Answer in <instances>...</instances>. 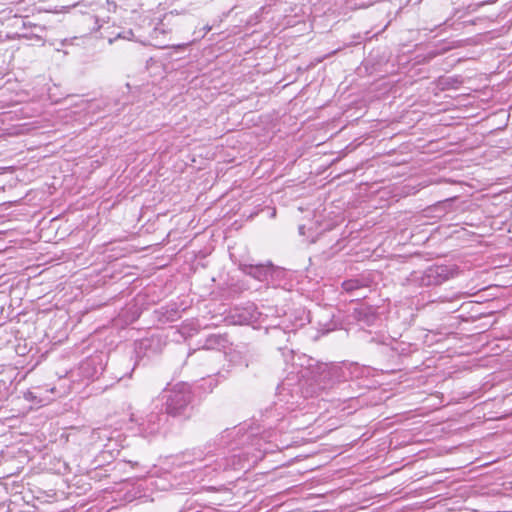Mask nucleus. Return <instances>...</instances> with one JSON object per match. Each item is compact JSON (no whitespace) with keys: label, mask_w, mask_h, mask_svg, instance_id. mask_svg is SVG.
Masks as SVG:
<instances>
[{"label":"nucleus","mask_w":512,"mask_h":512,"mask_svg":"<svg viewBox=\"0 0 512 512\" xmlns=\"http://www.w3.org/2000/svg\"><path fill=\"white\" fill-rule=\"evenodd\" d=\"M227 340L222 335H210L203 346V349H220L225 347Z\"/></svg>","instance_id":"7"},{"label":"nucleus","mask_w":512,"mask_h":512,"mask_svg":"<svg viewBox=\"0 0 512 512\" xmlns=\"http://www.w3.org/2000/svg\"><path fill=\"white\" fill-rule=\"evenodd\" d=\"M158 32L164 33L165 31L161 27L157 26V27L154 28V34L156 35Z\"/></svg>","instance_id":"11"},{"label":"nucleus","mask_w":512,"mask_h":512,"mask_svg":"<svg viewBox=\"0 0 512 512\" xmlns=\"http://www.w3.org/2000/svg\"><path fill=\"white\" fill-rule=\"evenodd\" d=\"M130 420L136 422L139 433L147 437L153 436L160 431L164 417L160 412L152 411L144 417H137L135 414H132Z\"/></svg>","instance_id":"5"},{"label":"nucleus","mask_w":512,"mask_h":512,"mask_svg":"<svg viewBox=\"0 0 512 512\" xmlns=\"http://www.w3.org/2000/svg\"><path fill=\"white\" fill-rule=\"evenodd\" d=\"M83 14L91 15L95 21L93 30H99L104 23L109 22L110 15L115 13L117 5L109 0H86L75 5Z\"/></svg>","instance_id":"2"},{"label":"nucleus","mask_w":512,"mask_h":512,"mask_svg":"<svg viewBox=\"0 0 512 512\" xmlns=\"http://www.w3.org/2000/svg\"><path fill=\"white\" fill-rule=\"evenodd\" d=\"M240 269L246 275L259 281H268L273 277L277 268L269 261L266 264H240Z\"/></svg>","instance_id":"6"},{"label":"nucleus","mask_w":512,"mask_h":512,"mask_svg":"<svg viewBox=\"0 0 512 512\" xmlns=\"http://www.w3.org/2000/svg\"><path fill=\"white\" fill-rule=\"evenodd\" d=\"M133 36H134L133 31L132 30H127V31H123V32L118 33L114 38H109L108 42L110 44H112L116 39L131 40Z\"/></svg>","instance_id":"9"},{"label":"nucleus","mask_w":512,"mask_h":512,"mask_svg":"<svg viewBox=\"0 0 512 512\" xmlns=\"http://www.w3.org/2000/svg\"><path fill=\"white\" fill-rule=\"evenodd\" d=\"M166 413L172 417L187 416L192 399L190 387L185 383H178L171 389L165 390Z\"/></svg>","instance_id":"1"},{"label":"nucleus","mask_w":512,"mask_h":512,"mask_svg":"<svg viewBox=\"0 0 512 512\" xmlns=\"http://www.w3.org/2000/svg\"><path fill=\"white\" fill-rule=\"evenodd\" d=\"M299 233H300L301 235H304V234H305V226H304V225H300V226H299Z\"/></svg>","instance_id":"12"},{"label":"nucleus","mask_w":512,"mask_h":512,"mask_svg":"<svg viewBox=\"0 0 512 512\" xmlns=\"http://www.w3.org/2000/svg\"><path fill=\"white\" fill-rule=\"evenodd\" d=\"M193 455L195 456V458H197L199 460L203 459V451L200 450V449H194L193 450Z\"/></svg>","instance_id":"10"},{"label":"nucleus","mask_w":512,"mask_h":512,"mask_svg":"<svg viewBox=\"0 0 512 512\" xmlns=\"http://www.w3.org/2000/svg\"><path fill=\"white\" fill-rule=\"evenodd\" d=\"M342 287L347 292H352L363 287L362 283L358 279H351L344 281Z\"/></svg>","instance_id":"8"},{"label":"nucleus","mask_w":512,"mask_h":512,"mask_svg":"<svg viewBox=\"0 0 512 512\" xmlns=\"http://www.w3.org/2000/svg\"><path fill=\"white\" fill-rule=\"evenodd\" d=\"M346 369V366L320 364L314 376L315 381L320 389H327L335 383L346 379Z\"/></svg>","instance_id":"4"},{"label":"nucleus","mask_w":512,"mask_h":512,"mask_svg":"<svg viewBox=\"0 0 512 512\" xmlns=\"http://www.w3.org/2000/svg\"><path fill=\"white\" fill-rule=\"evenodd\" d=\"M455 273L456 269L453 266L433 265L421 272L419 276L415 273L414 280L421 286L440 285L452 278Z\"/></svg>","instance_id":"3"}]
</instances>
